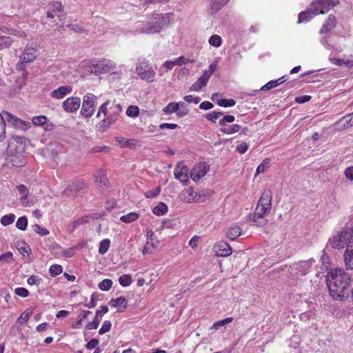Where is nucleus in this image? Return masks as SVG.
<instances>
[{
	"instance_id": "nucleus-20",
	"label": "nucleus",
	"mask_w": 353,
	"mask_h": 353,
	"mask_svg": "<svg viewBox=\"0 0 353 353\" xmlns=\"http://www.w3.org/2000/svg\"><path fill=\"white\" fill-rule=\"evenodd\" d=\"M109 109V113L106 117L109 119L110 123H114L118 120L123 110L122 107L119 103H113Z\"/></svg>"
},
{
	"instance_id": "nucleus-15",
	"label": "nucleus",
	"mask_w": 353,
	"mask_h": 353,
	"mask_svg": "<svg viewBox=\"0 0 353 353\" xmlns=\"http://www.w3.org/2000/svg\"><path fill=\"white\" fill-rule=\"evenodd\" d=\"M188 173L189 168L187 165H183L182 162H179L176 164L174 171V175L177 180L187 185L189 181Z\"/></svg>"
},
{
	"instance_id": "nucleus-55",
	"label": "nucleus",
	"mask_w": 353,
	"mask_h": 353,
	"mask_svg": "<svg viewBox=\"0 0 353 353\" xmlns=\"http://www.w3.org/2000/svg\"><path fill=\"white\" fill-rule=\"evenodd\" d=\"M100 128L103 132L106 131L111 125H112V123H110L109 119L107 117H105L101 122H100Z\"/></svg>"
},
{
	"instance_id": "nucleus-19",
	"label": "nucleus",
	"mask_w": 353,
	"mask_h": 353,
	"mask_svg": "<svg viewBox=\"0 0 353 353\" xmlns=\"http://www.w3.org/2000/svg\"><path fill=\"white\" fill-rule=\"evenodd\" d=\"M214 250L216 255L218 256H228L232 254L230 245L224 241L217 243L214 246Z\"/></svg>"
},
{
	"instance_id": "nucleus-51",
	"label": "nucleus",
	"mask_w": 353,
	"mask_h": 353,
	"mask_svg": "<svg viewBox=\"0 0 353 353\" xmlns=\"http://www.w3.org/2000/svg\"><path fill=\"white\" fill-rule=\"evenodd\" d=\"M33 230L40 236H46L50 232L46 228H41L38 224H34L32 225Z\"/></svg>"
},
{
	"instance_id": "nucleus-24",
	"label": "nucleus",
	"mask_w": 353,
	"mask_h": 353,
	"mask_svg": "<svg viewBox=\"0 0 353 353\" xmlns=\"http://www.w3.org/2000/svg\"><path fill=\"white\" fill-rule=\"evenodd\" d=\"M343 257L346 268L347 270H353V244L347 246Z\"/></svg>"
},
{
	"instance_id": "nucleus-13",
	"label": "nucleus",
	"mask_w": 353,
	"mask_h": 353,
	"mask_svg": "<svg viewBox=\"0 0 353 353\" xmlns=\"http://www.w3.org/2000/svg\"><path fill=\"white\" fill-rule=\"evenodd\" d=\"M210 167L205 162H200L196 164L190 171V178L194 181H198L203 177L209 171Z\"/></svg>"
},
{
	"instance_id": "nucleus-8",
	"label": "nucleus",
	"mask_w": 353,
	"mask_h": 353,
	"mask_svg": "<svg viewBox=\"0 0 353 353\" xmlns=\"http://www.w3.org/2000/svg\"><path fill=\"white\" fill-rule=\"evenodd\" d=\"M136 71L142 80L146 81L148 83L154 81L155 72L147 61H143L138 64Z\"/></svg>"
},
{
	"instance_id": "nucleus-12",
	"label": "nucleus",
	"mask_w": 353,
	"mask_h": 353,
	"mask_svg": "<svg viewBox=\"0 0 353 353\" xmlns=\"http://www.w3.org/2000/svg\"><path fill=\"white\" fill-rule=\"evenodd\" d=\"M314 14H325L335 6L332 0H315L310 5Z\"/></svg>"
},
{
	"instance_id": "nucleus-54",
	"label": "nucleus",
	"mask_w": 353,
	"mask_h": 353,
	"mask_svg": "<svg viewBox=\"0 0 353 353\" xmlns=\"http://www.w3.org/2000/svg\"><path fill=\"white\" fill-rule=\"evenodd\" d=\"M111 327H112L111 322L110 321H105L103 322L101 327L99 330V334L102 335V334L109 332L111 329Z\"/></svg>"
},
{
	"instance_id": "nucleus-40",
	"label": "nucleus",
	"mask_w": 353,
	"mask_h": 353,
	"mask_svg": "<svg viewBox=\"0 0 353 353\" xmlns=\"http://www.w3.org/2000/svg\"><path fill=\"white\" fill-rule=\"evenodd\" d=\"M14 219H15V215L14 214H9L4 215L1 219V223L3 226L9 225L14 222Z\"/></svg>"
},
{
	"instance_id": "nucleus-62",
	"label": "nucleus",
	"mask_w": 353,
	"mask_h": 353,
	"mask_svg": "<svg viewBox=\"0 0 353 353\" xmlns=\"http://www.w3.org/2000/svg\"><path fill=\"white\" fill-rule=\"evenodd\" d=\"M97 296V292L92 293V295H91L90 302L89 303H85L84 305L85 307H89V308L94 307L96 306V305H97V301H96Z\"/></svg>"
},
{
	"instance_id": "nucleus-29",
	"label": "nucleus",
	"mask_w": 353,
	"mask_h": 353,
	"mask_svg": "<svg viewBox=\"0 0 353 353\" xmlns=\"http://www.w3.org/2000/svg\"><path fill=\"white\" fill-rule=\"evenodd\" d=\"M184 103H169L165 107H164L162 111L166 114H171L174 112H176L179 110L180 105H183Z\"/></svg>"
},
{
	"instance_id": "nucleus-7",
	"label": "nucleus",
	"mask_w": 353,
	"mask_h": 353,
	"mask_svg": "<svg viewBox=\"0 0 353 353\" xmlns=\"http://www.w3.org/2000/svg\"><path fill=\"white\" fill-rule=\"evenodd\" d=\"M272 197L270 190H265L263 192L256 208L257 214L265 215L270 212L272 206Z\"/></svg>"
},
{
	"instance_id": "nucleus-34",
	"label": "nucleus",
	"mask_w": 353,
	"mask_h": 353,
	"mask_svg": "<svg viewBox=\"0 0 353 353\" xmlns=\"http://www.w3.org/2000/svg\"><path fill=\"white\" fill-rule=\"evenodd\" d=\"M223 113L221 111H213L205 115V118L212 123H216V120L219 119Z\"/></svg>"
},
{
	"instance_id": "nucleus-42",
	"label": "nucleus",
	"mask_w": 353,
	"mask_h": 353,
	"mask_svg": "<svg viewBox=\"0 0 353 353\" xmlns=\"http://www.w3.org/2000/svg\"><path fill=\"white\" fill-rule=\"evenodd\" d=\"M126 114L130 117H137L139 115V107L137 105H130L126 110Z\"/></svg>"
},
{
	"instance_id": "nucleus-64",
	"label": "nucleus",
	"mask_w": 353,
	"mask_h": 353,
	"mask_svg": "<svg viewBox=\"0 0 353 353\" xmlns=\"http://www.w3.org/2000/svg\"><path fill=\"white\" fill-rule=\"evenodd\" d=\"M183 99L188 103H194L195 104L199 103L201 101L199 97H194L192 95H186L183 97Z\"/></svg>"
},
{
	"instance_id": "nucleus-41",
	"label": "nucleus",
	"mask_w": 353,
	"mask_h": 353,
	"mask_svg": "<svg viewBox=\"0 0 353 353\" xmlns=\"http://www.w3.org/2000/svg\"><path fill=\"white\" fill-rule=\"evenodd\" d=\"M209 43L216 48L220 47L222 44V39L218 34H213L209 39Z\"/></svg>"
},
{
	"instance_id": "nucleus-23",
	"label": "nucleus",
	"mask_w": 353,
	"mask_h": 353,
	"mask_svg": "<svg viewBox=\"0 0 353 353\" xmlns=\"http://www.w3.org/2000/svg\"><path fill=\"white\" fill-rule=\"evenodd\" d=\"M109 304L112 307H120L117 312H122L127 308L128 301L124 296H119L117 299H112Z\"/></svg>"
},
{
	"instance_id": "nucleus-14",
	"label": "nucleus",
	"mask_w": 353,
	"mask_h": 353,
	"mask_svg": "<svg viewBox=\"0 0 353 353\" xmlns=\"http://www.w3.org/2000/svg\"><path fill=\"white\" fill-rule=\"evenodd\" d=\"M313 262H314V260L313 259H310L307 261H303L295 263L292 266H290L292 272L297 275H305L310 271Z\"/></svg>"
},
{
	"instance_id": "nucleus-45",
	"label": "nucleus",
	"mask_w": 353,
	"mask_h": 353,
	"mask_svg": "<svg viewBox=\"0 0 353 353\" xmlns=\"http://www.w3.org/2000/svg\"><path fill=\"white\" fill-rule=\"evenodd\" d=\"M112 281L108 279H103L99 283V288L102 291L109 290L112 285Z\"/></svg>"
},
{
	"instance_id": "nucleus-1",
	"label": "nucleus",
	"mask_w": 353,
	"mask_h": 353,
	"mask_svg": "<svg viewBox=\"0 0 353 353\" xmlns=\"http://www.w3.org/2000/svg\"><path fill=\"white\" fill-rule=\"evenodd\" d=\"M351 278L341 269H334L328 272L327 285L330 295L334 300L342 301L345 296V290L350 286Z\"/></svg>"
},
{
	"instance_id": "nucleus-21",
	"label": "nucleus",
	"mask_w": 353,
	"mask_h": 353,
	"mask_svg": "<svg viewBox=\"0 0 353 353\" xmlns=\"http://www.w3.org/2000/svg\"><path fill=\"white\" fill-rule=\"evenodd\" d=\"M229 0H210L208 12L210 15H213L220 10Z\"/></svg>"
},
{
	"instance_id": "nucleus-48",
	"label": "nucleus",
	"mask_w": 353,
	"mask_h": 353,
	"mask_svg": "<svg viewBox=\"0 0 353 353\" xmlns=\"http://www.w3.org/2000/svg\"><path fill=\"white\" fill-rule=\"evenodd\" d=\"M110 104V101H107L103 103L100 107L97 114V117L99 118L101 114H103L105 117L108 115V106Z\"/></svg>"
},
{
	"instance_id": "nucleus-44",
	"label": "nucleus",
	"mask_w": 353,
	"mask_h": 353,
	"mask_svg": "<svg viewBox=\"0 0 353 353\" xmlns=\"http://www.w3.org/2000/svg\"><path fill=\"white\" fill-rule=\"evenodd\" d=\"M119 282L123 287H128L130 285L132 280L129 274H123L119 277Z\"/></svg>"
},
{
	"instance_id": "nucleus-6",
	"label": "nucleus",
	"mask_w": 353,
	"mask_h": 353,
	"mask_svg": "<svg viewBox=\"0 0 353 353\" xmlns=\"http://www.w3.org/2000/svg\"><path fill=\"white\" fill-rule=\"evenodd\" d=\"M168 17L165 14H153L148 21L149 34L160 32L161 28L168 23Z\"/></svg>"
},
{
	"instance_id": "nucleus-59",
	"label": "nucleus",
	"mask_w": 353,
	"mask_h": 353,
	"mask_svg": "<svg viewBox=\"0 0 353 353\" xmlns=\"http://www.w3.org/2000/svg\"><path fill=\"white\" fill-rule=\"evenodd\" d=\"M278 86L277 81H274V80L270 81L266 84H265L263 86L261 87V90L263 91H267L270 90L273 88H275Z\"/></svg>"
},
{
	"instance_id": "nucleus-9",
	"label": "nucleus",
	"mask_w": 353,
	"mask_h": 353,
	"mask_svg": "<svg viewBox=\"0 0 353 353\" xmlns=\"http://www.w3.org/2000/svg\"><path fill=\"white\" fill-rule=\"evenodd\" d=\"M36 57V49L26 46L22 55L20 57L19 62L16 65V69L19 71H24L26 63L33 62Z\"/></svg>"
},
{
	"instance_id": "nucleus-25",
	"label": "nucleus",
	"mask_w": 353,
	"mask_h": 353,
	"mask_svg": "<svg viewBox=\"0 0 353 353\" xmlns=\"http://www.w3.org/2000/svg\"><path fill=\"white\" fill-rule=\"evenodd\" d=\"M72 92V87L70 85L61 86L52 92V97L55 99L63 98L66 94Z\"/></svg>"
},
{
	"instance_id": "nucleus-57",
	"label": "nucleus",
	"mask_w": 353,
	"mask_h": 353,
	"mask_svg": "<svg viewBox=\"0 0 353 353\" xmlns=\"http://www.w3.org/2000/svg\"><path fill=\"white\" fill-rule=\"evenodd\" d=\"M99 341L98 339H92L88 343H86L85 346L88 350H95L97 347H99Z\"/></svg>"
},
{
	"instance_id": "nucleus-10",
	"label": "nucleus",
	"mask_w": 353,
	"mask_h": 353,
	"mask_svg": "<svg viewBox=\"0 0 353 353\" xmlns=\"http://www.w3.org/2000/svg\"><path fill=\"white\" fill-rule=\"evenodd\" d=\"M116 68V63L109 59H103L92 64V73L101 74L113 71Z\"/></svg>"
},
{
	"instance_id": "nucleus-58",
	"label": "nucleus",
	"mask_w": 353,
	"mask_h": 353,
	"mask_svg": "<svg viewBox=\"0 0 353 353\" xmlns=\"http://www.w3.org/2000/svg\"><path fill=\"white\" fill-rule=\"evenodd\" d=\"M12 261H13V254L10 251L0 255V261L9 262Z\"/></svg>"
},
{
	"instance_id": "nucleus-28",
	"label": "nucleus",
	"mask_w": 353,
	"mask_h": 353,
	"mask_svg": "<svg viewBox=\"0 0 353 353\" xmlns=\"http://www.w3.org/2000/svg\"><path fill=\"white\" fill-rule=\"evenodd\" d=\"M241 229L237 225L229 228L225 232L226 236L230 240H235L241 234Z\"/></svg>"
},
{
	"instance_id": "nucleus-39",
	"label": "nucleus",
	"mask_w": 353,
	"mask_h": 353,
	"mask_svg": "<svg viewBox=\"0 0 353 353\" xmlns=\"http://www.w3.org/2000/svg\"><path fill=\"white\" fill-rule=\"evenodd\" d=\"M12 43V39L10 37H0V50L9 48Z\"/></svg>"
},
{
	"instance_id": "nucleus-36",
	"label": "nucleus",
	"mask_w": 353,
	"mask_h": 353,
	"mask_svg": "<svg viewBox=\"0 0 353 353\" xmlns=\"http://www.w3.org/2000/svg\"><path fill=\"white\" fill-rule=\"evenodd\" d=\"M216 103L219 106L228 108L234 106L236 104V101L233 99H221L218 100Z\"/></svg>"
},
{
	"instance_id": "nucleus-16",
	"label": "nucleus",
	"mask_w": 353,
	"mask_h": 353,
	"mask_svg": "<svg viewBox=\"0 0 353 353\" xmlns=\"http://www.w3.org/2000/svg\"><path fill=\"white\" fill-rule=\"evenodd\" d=\"M106 170L103 168L98 169L94 174L95 183L103 190H107L110 187L109 181L107 179Z\"/></svg>"
},
{
	"instance_id": "nucleus-47",
	"label": "nucleus",
	"mask_w": 353,
	"mask_h": 353,
	"mask_svg": "<svg viewBox=\"0 0 353 353\" xmlns=\"http://www.w3.org/2000/svg\"><path fill=\"white\" fill-rule=\"evenodd\" d=\"M46 121L47 117L44 115L34 117L32 119V123L34 125H43L46 123Z\"/></svg>"
},
{
	"instance_id": "nucleus-35",
	"label": "nucleus",
	"mask_w": 353,
	"mask_h": 353,
	"mask_svg": "<svg viewBox=\"0 0 353 353\" xmlns=\"http://www.w3.org/2000/svg\"><path fill=\"white\" fill-rule=\"evenodd\" d=\"M207 81H205L202 77H199V79L194 82L192 85L190 87V90L192 91H199L203 87L205 86L207 84Z\"/></svg>"
},
{
	"instance_id": "nucleus-17",
	"label": "nucleus",
	"mask_w": 353,
	"mask_h": 353,
	"mask_svg": "<svg viewBox=\"0 0 353 353\" xmlns=\"http://www.w3.org/2000/svg\"><path fill=\"white\" fill-rule=\"evenodd\" d=\"M85 183L82 180H77L69 184L65 188L63 193L68 196H74L84 189Z\"/></svg>"
},
{
	"instance_id": "nucleus-31",
	"label": "nucleus",
	"mask_w": 353,
	"mask_h": 353,
	"mask_svg": "<svg viewBox=\"0 0 353 353\" xmlns=\"http://www.w3.org/2000/svg\"><path fill=\"white\" fill-rule=\"evenodd\" d=\"M152 212L157 216L164 215L168 212V206L163 202H160L153 208Z\"/></svg>"
},
{
	"instance_id": "nucleus-46",
	"label": "nucleus",
	"mask_w": 353,
	"mask_h": 353,
	"mask_svg": "<svg viewBox=\"0 0 353 353\" xmlns=\"http://www.w3.org/2000/svg\"><path fill=\"white\" fill-rule=\"evenodd\" d=\"M232 321H233V318L232 317L225 318V319H224L223 320H220L219 321L215 322L213 324L212 328L215 329V330H218L221 326H224V325L231 323Z\"/></svg>"
},
{
	"instance_id": "nucleus-53",
	"label": "nucleus",
	"mask_w": 353,
	"mask_h": 353,
	"mask_svg": "<svg viewBox=\"0 0 353 353\" xmlns=\"http://www.w3.org/2000/svg\"><path fill=\"white\" fill-rule=\"evenodd\" d=\"M270 163V159H265L263 161L259 164L256 168V174L263 173L268 168Z\"/></svg>"
},
{
	"instance_id": "nucleus-30",
	"label": "nucleus",
	"mask_w": 353,
	"mask_h": 353,
	"mask_svg": "<svg viewBox=\"0 0 353 353\" xmlns=\"http://www.w3.org/2000/svg\"><path fill=\"white\" fill-rule=\"evenodd\" d=\"M133 29L135 33L149 34V31H148V21L145 22L139 21L136 22L134 23Z\"/></svg>"
},
{
	"instance_id": "nucleus-18",
	"label": "nucleus",
	"mask_w": 353,
	"mask_h": 353,
	"mask_svg": "<svg viewBox=\"0 0 353 353\" xmlns=\"http://www.w3.org/2000/svg\"><path fill=\"white\" fill-rule=\"evenodd\" d=\"M81 105V99L77 97H72L65 99L63 103L64 110L68 112L77 111Z\"/></svg>"
},
{
	"instance_id": "nucleus-32",
	"label": "nucleus",
	"mask_w": 353,
	"mask_h": 353,
	"mask_svg": "<svg viewBox=\"0 0 353 353\" xmlns=\"http://www.w3.org/2000/svg\"><path fill=\"white\" fill-rule=\"evenodd\" d=\"M139 215L137 213L132 212L125 215L121 216L120 220L122 222L130 223L135 221L139 218Z\"/></svg>"
},
{
	"instance_id": "nucleus-26",
	"label": "nucleus",
	"mask_w": 353,
	"mask_h": 353,
	"mask_svg": "<svg viewBox=\"0 0 353 353\" xmlns=\"http://www.w3.org/2000/svg\"><path fill=\"white\" fill-rule=\"evenodd\" d=\"M316 15L310 6L305 11H302L299 14L298 23L307 22Z\"/></svg>"
},
{
	"instance_id": "nucleus-5",
	"label": "nucleus",
	"mask_w": 353,
	"mask_h": 353,
	"mask_svg": "<svg viewBox=\"0 0 353 353\" xmlns=\"http://www.w3.org/2000/svg\"><path fill=\"white\" fill-rule=\"evenodd\" d=\"M97 105V97L92 93H87L83 97L81 114L85 118H90Z\"/></svg>"
},
{
	"instance_id": "nucleus-22",
	"label": "nucleus",
	"mask_w": 353,
	"mask_h": 353,
	"mask_svg": "<svg viewBox=\"0 0 353 353\" xmlns=\"http://www.w3.org/2000/svg\"><path fill=\"white\" fill-rule=\"evenodd\" d=\"M336 17L333 14H330L321 28L319 33L326 34L330 32L336 27Z\"/></svg>"
},
{
	"instance_id": "nucleus-60",
	"label": "nucleus",
	"mask_w": 353,
	"mask_h": 353,
	"mask_svg": "<svg viewBox=\"0 0 353 353\" xmlns=\"http://www.w3.org/2000/svg\"><path fill=\"white\" fill-rule=\"evenodd\" d=\"M116 141L120 144L121 147H129L132 148V145H130V140L125 139L122 137H116Z\"/></svg>"
},
{
	"instance_id": "nucleus-11",
	"label": "nucleus",
	"mask_w": 353,
	"mask_h": 353,
	"mask_svg": "<svg viewBox=\"0 0 353 353\" xmlns=\"http://www.w3.org/2000/svg\"><path fill=\"white\" fill-rule=\"evenodd\" d=\"M235 120V117L233 115L228 114L223 117L219 121V125L221 126L220 130L224 134H231L239 132L241 129V126L238 124H232V125L227 126L228 123H232Z\"/></svg>"
},
{
	"instance_id": "nucleus-33",
	"label": "nucleus",
	"mask_w": 353,
	"mask_h": 353,
	"mask_svg": "<svg viewBox=\"0 0 353 353\" xmlns=\"http://www.w3.org/2000/svg\"><path fill=\"white\" fill-rule=\"evenodd\" d=\"M252 221L256 226H263L266 224L267 219L264 218V215L257 214L256 210L253 215Z\"/></svg>"
},
{
	"instance_id": "nucleus-63",
	"label": "nucleus",
	"mask_w": 353,
	"mask_h": 353,
	"mask_svg": "<svg viewBox=\"0 0 353 353\" xmlns=\"http://www.w3.org/2000/svg\"><path fill=\"white\" fill-rule=\"evenodd\" d=\"M50 5L54 10H57L59 12H63L64 10V7L61 1H52L50 3Z\"/></svg>"
},
{
	"instance_id": "nucleus-56",
	"label": "nucleus",
	"mask_w": 353,
	"mask_h": 353,
	"mask_svg": "<svg viewBox=\"0 0 353 353\" xmlns=\"http://www.w3.org/2000/svg\"><path fill=\"white\" fill-rule=\"evenodd\" d=\"M15 294L21 297L25 298L29 295V292L24 288H17L14 290Z\"/></svg>"
},
{
	"instance_id": "nucleus-50",
	"label": "nucleus",
	"mask_w": 353,
	"mask_h": 353,
	"mask_svg": "<svg viewBox=\"0 0 353 353\" xmlns=\"http://www.w3.org/2000/svg\"><path fill=\"white\" fill-rule=\"evenodd\" d=\"M161 192V187L158 186L153 190H148L145 192V196L148 199H152L157 196Z\"/></svg>"
},
{
	"instance_id": "nucleus-52",
	"label": "nucleus",
	"mask_w": 353,
	"mask_h": 353,
	"mask_svg": "<svg viewBox=\"0 0 353 353\" xmlns=\"http://www.w3.org/2000/svg\"><path fill=\"white\" fill-rule=\"evenodd\" d=\"M155 248L156 247L154 246L153 242L147 241L143 249L142 253L143 254H151L155 250Z\"/></svg>"
},
{
	"instance_id": "nucleus-49",
	"label": "nucleus",
	"mask_w": 353,
	"mask_h": 353,
	"mask_svg": "<svg viewBox=\"0 0 353 353\" xmlns=\"http://www.w3.org/2000/svg\"><path fill=\"white\" fill-rule=\"evenodd\" d=\"M49 271L52 276H56L62 272L63 268L60 265L54 264L50 267Z\"/></svg>"
},
{
	"instance_id": "nucleus-27",
	"label": "nucleus",
	"mask_w": 353,
	"mask_h": 353,
	"mask_svg": "<svg viewBox=\"0 0 353 353\" xmlns=\"http://www.w3.org/2000/svg\"><path fill=\"white\" fill-rule=\"evenodd\" d=\"M90 218H93V219H97L98 218V216L97 214H93L92 215H88V216H82L81 218H79L77 220H75L74 221H73L70 225L71 227V230L72 231H74V230H76L80 225H83L84 223H86L89 221V219Z\"/></svg>"
},
{
	"instance_id": "nucleus-61",
	"label": "nucleus",
	"mask_w": 353,
	"mask_h": 353,
	"mask_svg": "<svg viewBox=\"0 0 353 353\" xmlns=\"http://www.w3.org/2000/svg\"><path fill=\"white\" fill-rule=\"evenodd\" d=\"M41 278H39L37 276H34V275L30 276L27 280V283L30 285H39L41 283Z\"/></svg>"
},
{
	"instance_id": "nucleus-38",
	"label": "nucleus",
	"mask_w": 353,
	"mask_h": 353,
	"mask_svg": "<svg viewBox=\"0 0 353 353\" xmlns=\"http://www.w3.org/2000/svg\"><path fill=\"white\" fill-rule=\"evenodd\" d=\"M110 245V241L108 239H103L100 242L99 253L100 254H104L107 252Z\"/></svg>"
},
{
	"instance_id": "nucleus-2",
	"label": "nucleus",
	"mask_w": 353,
	"mask_h": 353,
	"mask_svg": "<svg viewBox=\"0 0 353 353\" xmlns=\"http://www.w3.org/2000/svg\"><path fill=\"white\" fill-rule=\"evenodd\" d=\"M26 142L24 137H13L9 140L7 152L12 157L10 159L12 165L21 167L25 164L22 154L26 151Z\"/></svg>"
},
{
	"instance_id": "nucleus-3",
	"label": "nucleus",
	"mask_w": 353,
	"mask_h": 353,
	"mask_svg": "<svg viewBox=\"0 0 353 353\" xmlns=\"http://www.w3.org/2000/svg\"><path fill=\"white\" fill-rule=\"evenodd\" d=\"M12 126L15 129L26 130L30 128L31 123L17 118L12 114L3 111L0 113V142L3 141L6 138V123Z\"/></svg>"
},
{
	"instance_id": "nucleus-43",
	"label": "nucleus",
	"mask_w": 353,
	"mask_h": 353,
	"mask_svg": "<svg viewBox=\"0 0 353 353\" xmlns=\"http://www.w3.org/2000/svg\"><path fill=\"white\" fill-rule=\"evenodd\" d=\"M341 121H343V125L345 128L353 126V112L343 117Z\"/></svg>"
},
{
	"instance_id": "nucleus-4",
	"label": "nucleus",
	"mask_w": 353,
	"mask_h": 353,
	"mask_svg": "<svg viewBox=\"0 0 353 353\" xmlns=\"http://www.w3.org/2000/svg\"><path fill=\"white\" fill-rule=\"evenodd\" d=\"M353 241V225L343 229L340 232L331 236L327 242V247L340 250L345 248L348 243Z\"/></svg>"
},
{
	"instance_id": "nucleus-37",
	"label": "nucleus",
	"mask_w": 353,
	"mask_h": 353,
	"mask_svg": "<svg viewBox=\"0 0 353 353\" xmlns=\"http://www.w3.org/2000/svg\"><path fill=\"white\" fill-rule=\"evenodd\" d=\"M28 225V219L26 216H21L18 219L16 223V227L22 231L26 230Z\"/></svg>"
}]
</instances>
